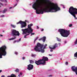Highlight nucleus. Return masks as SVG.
<instances>
[{
  "instance_id": "c9c22d12",
  "label": "nucleus",
  "mask_w": 77,
  "mask_h": 77,
  "mask_svg": "<svg viewBox=\"0 0 77 77\" xmlns=\"http://www.w3.org/2000/svg\"><path fill=\"white\" fill-rule=\"evenodd\" d=\"M38 38H39V37H37L35 39H38Z\"/></svg>"
},
{
  "instance_id": "603ef678",
  "label": "nucleus",
  "mask_w": 77,
  "mask_h": 77,
  "mask_svg": "<svg viewBox=\"0 0 77 77\" xmlns=\"http://www.w3.org/2000/svg\"><path fill=\"white\" fill-rule=\"evenodd\" d=\"M27 20H25V22H27Z\"/></svg>"
},
{
  "instance_id": "f3484780",
  "label": "nucleus",
  "mask_w": 77,
  "mask_h": 77,
  "mask_svg": "<svg viewBox=\"0 0 77 77\" xmlns=\"http://www.w3.org/2000/svg\"><path fill=\"white\" fill-rule=\"evenodd\" d=\"M29 62L30 63H34V61L32 60H29Z\"/></svg>"
},
{
  "instance_id": "4d7b16f0",
  "label": "nucleus",
  "mask_w": 77,
  "mask_h": 77,
  "mask_svg": "<svg viewBox=\"0 0 77 77\" xmlns=\"http://www.w3.org/2000/svg\"><path fill=\"white\" fill-rule=\"evenodd\" d=\"M0 8H1V6L0 5Z\"/></svg>"
},
{
  "instance_id": "79ce46f5",
  "label": "nucleus",
  "mask_w": 77,
  "mask_h": 77,
  "mask_svg": "<svg viewBox=\"0 0 77 77\" xmlns=\"http://www.w3.org/2000/svg\"><path fill=\"white\" fill-rule=\"evenodd\" d=\"M15 38H16V37H15L14 38H11V39H15Z\"/></svg>"
},
{
  "instance_id": "412c9836",
  "label": "nucleus",
  "mask_w": 77,
  "mask_h": 77,
  "mask_svg": "<svg viewBox=\"0 0 77 77\" xmlns=\"http://www.w3.org/2000/svg\"><path fill=\"white\" fill-rule=\"evenodd\" d=\"M15 71L16 72H18V71H19V70L18 69H16L15 70Z\"/></svg>"
},
{
  "instance_id": "ea45409f",
  "label": "nucleus",
  "mask_w": 77,
  "mask_h": 77,
  "mask_svg": "<svg viewBox=\"0 0 77 77\" xmlns=\"http://www.w3.org/2000/svg\"><path fill=\"white\" fill-rule=\"evenodd\" d=\"M64 43H65V44H66V41H64Z\"/></svg>"
},
{
  "instance_id": "864d4df0",
  "label": "nucleus",
  "mask_w": 77,
  "mask_h": 77,
  "mask_svg": "<svg viewBox=\"0 0 77 77\" xmlns=\"http://www.w3.org/2000/svg\"><path fill=\"white\" fill-rule=\"evenodd\" d=\"M51 76V75H49V77H50V76Z\"/></svg>"
},
{
  "instance_id": "c85d7f7f",
  "label": "nucleus",
  "mask_w": 77,
  "mask_h": 77,
  "mask_svg": "<svg viewBox=\"0 0 77 77\" xmlns=\"http://www.w3.org/2000/svg\"><path fill=\"white\" fill-rule=\"evenodd\" d=\"M66 65H68V63L67 62H66L65 63Z\"/></svg>"
},
{
  "instance_id": "ddd939ff",
  "label": "nucleus",
  "mask_w": 77,
  "mask_h": 77,
  "mask_svg": "<svg viewBox=\"0 0 77 77\" xmlns=\"http://www.w3.org/2000/svg\"><path fill=\"white\" fill-rule=\"evenodd\" d=\"M7 77H16V75L14 74L11 75V76H8Z\"/></svg>"
},
{
  "instance_id": "4be33fe9",
  "label": "nucleus",
  "mask_w": 77,
  "mask_h": 77,
  "mask_svg": "<svg viewBox=\"0 0 77 77\" xmlns=\"http://www.w3.org/2000/svg\"><path fill=\"white\" fill-rule=\"evenodd\" d=\"M72 24H69V27H72Z\"/></svg>"
},
{
  "instance_id": "f8f14e48",
  "label": "nucleus",
  "mask_w": 77,
  "mask_h": 77,
  "mask_svg": "<svg viewBox=\"0 0 77 77\" xmlns=\"http://www.w3.org/2000/svg\"><path fill=\"white\" fill-rule=\"evenodd\" d=\"M56 47H57V44H55L54 45L53 48H51L50 46L49 47V48L50 49H54V50Z\"/></svg>"
},
{
  "instance_id": "c756f323",
  "label": "nucleus",
  "mask_w": 77,
  "mask_h": 77,
  "mask_svg": "<svg viewBox=\"0 0 77 77\" xmlns=\"http://www.w3.org/2000/svg\"><path fill=\"white\" fill-rule=\"evenodd\" d=\"M36 40H37V39H35L34 40V43L35 44V42L36 41Z\"/></svg>"
},
{
  "instance_id": "f257e3e1",
  "label": "nucleus",
  "mask_w": 77,
  "mask_h": 77,
  "mask_svg": "<svg viewBox=\"0 0 77 77\" xmlns=\"http://www.w3.org/2000/svg\"><path fill=\"white\" fill-rule=\"evenodd\" d=\"M36 2L33 5L32 8L36 10L37 14H43L44 11L53 12V10L56 12L60 9L57 5L52 3L50 0H36ZM38 4V5L37 6Z\"/></svg>"
},
{
  "instance_id": "37998d69",
  "label": "nucleus",
  "mask_w": 77,
  "mask_h": 77,
  "mask_svg": "<svg viewBox=\"0 0 77 77\" xmlns=\"http://www.w3.org/2000/svg\"><path fill=\"white\" fill-rule=\"evenodd\" d=\"M2 77H5V75H2Z\"/></svg>"
},
{
  "instance_id": "4468645a",
  "label": "nucleus",
  "mask_w": 77,
  "mask_h": 77,
  "mask_svg": "<svg viewBox=\"0 0 77 77\" xmlns=\"http://www.w3.org/2000/svg\"><path fill=\"white\" fill-rule=\"evenodd\" d=\"M7 11V9H4L3 11H2L3 14H5V13Z\"/></svg>"
},
{
  "instance_id": "39448f33",
  "label": "nucleus",
  "mask_w": 77,
  "mask_h": 77,
  "mask_svg": "<svg viewBox=\"0 0 77 77\" xmlns=\"http://www.w3.org/2000/svg\"><path fill=\"white\" fill-rule=\"evenodd\" d=\"M33 26V24H31L30 25H28V28L27 29H22V31L23 32H25L28 31L29 33H30V32H33V29L31 27L32 26Z\"/></svg>"
},
{
  "instance_id": "a878e982",
  "label": "nucleus",
  "mask_w": 77,
  "mask_h": 77,
  "mask_svg": "<svg viewBox=\"0 0 77 77\" xmlns=\"http://www.w3.org/2000/svg\"><path fill=\"white\" fill-rule=\"evenodd\" d=\"M57 41H59V42H60V41H61V39H57Z\"/></svg>"
},
{
  "instance_id": "cd10ccee",
  "label": "nucleus",
  "mask_w": 77,
  "mask_h": 77,
  "mask_svg": "<svg viewBox=\"0 0 77 77\" xmlns=\"http://www.w3.org/2000/svg\"><path fill=\"white\" fill-rule=\"evenodd\" d=\"M13 39H9L8 40V41H11V40H13Z\"/></svg>"
},
{
  "instance_id": "2eb2a0df",
  "label": "nucleus",
  "mask_w": 77,
  "mask_h": 77,
  "mask_svg": "<svg viewBox=\"0 0 77 77\" xmlns=\"http://www.w3.org/2000/svg\"><path fill=\"white\" fill-rule=\"evenodd\" d=\"M21 41V39H19V40L18 41H14V43H15V42H20V41Z\"/></svg>"
},
{
  "instance_id": "c03bdc74",
  "label": "nucleus",
  "mask_w": 77,
  "mask_h": 77,
  "mask_svg": "<svg viewBox=\"0 0 77 77\" xmlns=\"http://www.w3.org/2000/svg\"><path fill=\"white\" fill-rule=\"evenodd\" d=\"M37 29H39V27L38 26H37Z\"/></svg>"
},
{
  "instance_id": "423d86ee",
  "label": "nucleus",
  "mask_w": 77,
  "mask_h": 77,
  "mask_svg": "<svg viewBox=\"0 0 77 77\" xmlns=\"http://www.w3.org/2000/svg\"><path fill=\"white\" fill-rule=\"evenodd\" d=\"M11 35L12 36H20L19 32L15 29H13L11 31Z\"/></svg>"
},
{
  "instance_id": "2f4dec72",
  "label": "nucleus",
  "mask_w": 77,
  "mask_h": 77,
  "mask_svg": "<svg viewBox=\"0 0 77 77\" xmlns=\"http://www.w3.org/2000/svg\"><path fill=\"white\" fill-rule=\"evenodd\" d=\"M15 54H18V52H15Z\"/></svg>"
},
{
  "instance_id": "6ab92c4d",
  "label": "nucleus",
  "mask_w": 77,
  "mask_h": 77,
  "mask_svg": "<svg viewBox=\"0 0 77 77\" xmlns=\"http://www.w3.org/2000/svg\"><path fill=\"white\" fill-rule=\"evenodd\" d=\"M75 57H77V52L75 53V54L74 55Z\"/></svg>"
},
{
  "instance_id": "9b49d317",
  "label": "nucleus",
  "mask_w": 77,
  "mask_h": 77,
  "mask_svg": "<svg viewBox=\"0 0 77 77\" xmlns=\"http://www.w3.org/2000/svg\"><path fill=\"white\" fill-rule=\"evenodd\" d=\"M32 32H33V31L32 32H29L28 31H25L24 32H23V34H26L27 33H28V34H30V33H31V35H35V33H32Z\"/></svg>"
},
{
  "instance_id": "473e14b6",
  "label": "nucleus",
  "mask_w": 77,
  "mask_h": 77,
  "mask_svg": "<svg viewBox=\"0 0 77 77\" xmlns=\"http://www.w3.org/2000/svg\"><path fill=\"white\" fill-rule=\"evenodd\" d=\"M50 51H51V52H53V50L52 49H51L50 50Z\"/></svg>"
},
{
  "instance_id": "6e6552de",
  "label": "nucleus",
  "mask_w": 77,
  "mask_h": 77,
  "mask_svg": "<svg viewBox=\"0 0 77 77\" xmlns=\"http://www.w3.org/2000/svg\"><path fill=\"white\" fill-rule=\"evenodd\" d=\"M42 61L43 64V65H44L45 64L46 61H48V57H43L42 59Z\"/></svg>"
},
{
  "instance_id": "7c9ffc66",
  "label": "nucleus",
  "mask_w": 77,
  "mask_h": 77,
  "mask_svg": "<svg viewBox=\"0 0 77 77\" xmlns=\"http://www.w3.org/2000/svg\"><path fill=\"white\" fill-rule=\"evenodd\" d=\"M1 17H5V15H2V16H0Z\"/></svg>"
},
{
  "instance_id": "20e7f679",
  "label": "nucleus",
  "mask_w": 77,
  "mask_h": 77,
  "mask_svg": "<svg viewBox=\"0 0 77 77\" xmlns=\"http://www.w3.org/2000/svg\"><path fill=\"white\" fill-rule=\"evenodd\" d=\"M6 47L5 45L2 46L0 48V58H2V56H6Z\"/></svg>"
},
{
  "instance_id": "de8ad7c7",
  "label": "nucleus",
  "mask_w": 77,
  "mask_h": 77,
  "mask_svg": "<svg viewBox=\"0 0 77 77\" xmlns=\"http://www.w3.org/2000/svg\"><path fill=\"white\" fill-rule=\"evenodd\" d=\"M5 2L7 3V0H5Z\"/></svg>"
},
{
  "instance_id": "a19ab883",
  "label": "nucleus",
  "mask_w": 77,
  "mask_h": 77,
  "mask_svg": "<svg viewBox=\"0 0 77 77\" xmlns=\"http://www.w3.org/2000/svg\"><path fill=\"white\" fill-rule=\"evenodd\" d=\"M49 56H52V55H51L50 54H49Z\"/></svg>"
},
{
  "instance_id": "a18cd8bd",
  "label": "nucleus",
  "mask_w": 77,
  "mask_h": 77,
  "mask_svg": "<svg viewBox=\"0 0 77 77\" xmlns=\"http://www.w3.org/2000/svg\"><path fill=\"white\" fill-rule=\"evenodd\" d=\"M2 72V70H0V72Z\"/></svg>"
},
{
  "instance_id": "393cba45",
  "label": "nucleus",
  "mask_w": 77,
  "mask_h": 77,
  "mask_svg": "<svg viewBox=\"0 0 77 77\" xmlns=\"http://www.w3.org/2000/svg\"><path fill=\"white\" fill-rule=\"evenodd\" d=\"M27 35H29V34H26L25 35V36H24V38H26V36H27Z\"/></svg>"
},
{
  "instance_id": "58836bf2",
  "label": "nucleus",
  "mask_w": 77,
  "mask_h": 77,
  "mask_svg": "<svg viewBox=\"0 0 77 77\" xmlns=\"http://www.w3.org/2000/svg\"><path fill=\"white\" fill-rule=\"evenodd\" d=\"M13 8V7H11L9 8V9H12V8Z\"/></svg>"
},
{
  "instance_id": "5701e85b",
  "label": "nucleus",
  "mask_w": 77,
  "mask_h": 77,
  "mask_svg": "<svg viewBox=\"0 0 77 77\" xmlns=\"http://www.w3.org/2000/svg\"><path fill=\"white\" fill-rule=\"evenodd\" d=\"M32 57H35V56H36V55H34L33 54H32Z\"/></svg>"
},
{
  "instance_id": "a211bd4d",
  "label": "nucleus",
  "mask_w": 77,
  "mask_h": 77,
  "mask_svg": "<svg viewBox=\"0 0 77 77\" xmlns=\"http://www.w3.org/2000/svg\"><path fill=\"white\" fill-rule=\"evenodd\" d=\"M11 26L13 27V28H15V26L14 25L11 24Z\"/></svg>"
},
{
  "instance_id": "9d476101",
  "label": "nucleus",
  "mask_w": 77,
  "mask_h": 77,
  "mask_svg": "<svg viewBox=\"0 0 77 77\" xmlns=\"http://www.w3.org/2000/svg\"><path fill=\"white\" fill-rule=\"evenodd\" d=\"M27 66L28 67L27 68V69L28 70H32V69L33 68V65L31 64H29V65H28Z\"/></svg>"
},
{
  "instance_id": "4c0bfd02",
  "label": "nucleus",
  "mask_w": 77,
  "mask_h": 77,
  "mask_svg": "<svg viewBox=\"0 0 77 77\" xmlns=\"http://www.w3.org/2000/svg\"><path fill=\"white\" fill-rule=\"evenodd\" d=\"M23 60H24V59H25V57H23L22 58Z\"/></svg>"
},
{
  "instance_id": "1a4fd4ad",
  "label": "nucleus",
  "mask_w": 77,
  "mask_h": 77,
  "mask_svg": "<svg viewBox=\"0 0 77 77\" xmlns=\"http://www.w3.org/2000/svg\"><path fill=\"white\" fill-rule=\"evenodd\" d=\"M35 63L37 65H44L42 62V60H38V61L35 60Z\"/></svg>"
},
{
  "instance_id": "5fc2aeb1",
  "label": "nucleus",
  "mask_w": 77,
  "mask_h": 77,
  "mask_svg": "<svg viewBox=\"0 0 77 77\" xmlns=\"http://www.w3.org/2000/svg\"><path fill=\"white\" fill-rule=\"evenodd\" d=\"M76 20H77V17L76 18Z\"/></svg>"
},
{
  "instance_id": "f03ea898",
  "label": "nucleus",
  "mask_w": 77,
  "mask_h": 77,
  "mask_svg": "<svg viewBox=\"0 0 77 77\" xmlns=\"http://www.w3.org/2000/svg\"><path fill=\"white\" fill-rule=\"evenodd\" d=\"M44 46V44L41 45L39 43H38L37 44V45L34 48V50L35 51H38V52H41L42 53H44V50L45 48H47L46 47L47 46V45L45 44L44 45L43 48V49H42V47Z\"/></svg>"
},
{
  "instance_id": "3c124183",
  "label": "nucleus",
  "mask_w": 77,
  "mask_h": 77,
  "mask_svg": "<svg viewBox=\"0 0 77 77\" xmlns=\"http://www.w3.org/2000/svg\"><path fill=\"white\" fill-rule=\"evenodd\" d=\"M3 32H5V31L3 30Z\"/></svg>"
},
{
  "instance_id": "e433bc0d",
  "label": "nucleus",
  "mask_w": 77,
  "mask_h": 77,
  "mask_svg": "<svg viewBox=\"0 0 77 77\" xmlns=\"http://www.w3.org/2000/svg\"><path fill=\"white\" fill-rule=\"evenodd\" d=\"M41 31H44V29H42Z\"/></svg>"
},
{
  "instance_id": "b1692460",
  "label": "nucleus",
  "mask_w": 77,
  "mask_h": 77,
  "mask_svg": "<svg viewBox=\"0 0 77 77\" xmlns=\"http://www.w3.org/2000/svg\"><path fill=\"white\" fill-rule=\"evenodd\" d=\"M46 38L45 36H44L43 37H42L41 38V39H46Z\"/></svg>"
},
{
  "instance_id": "49530a36",
  "label": "nucleus",
  "mask_w": 77,
  "mask_h": 77,
  "mask_svg": "<svg viewBox=\"0 0 77 77\" xmlns=\"http://www.w3.org/2000/svg\"><path fill=\"white\" fill-rule=\"evenodd\" d=\"M16 0V1H17V2H18V1L19 0Z\"/></svg>"
},
{
  "instance_id": "09e8293b",
  "label": "nucleus",
  "mask_w": 77,
  "mask_h": 77,
  "mask_svg": "<svg viewBox=\"0 0 77 77\" xmlns=\"http://www.w3.org/2000/svg\"><path fill=\"white\" fill-rule=\"evenodd\" d=\"M0 36H3V35H1Z\"/></svg>"
},
{
  "instance_id": "6e6d98bb",
  "label": "nucleus",
  "mask_w": 77,
  "mask_h": 77,
  "mask_svg": "<svg viewBox=\"0 0 77 77\" xmlns=\"http://www.w3.org/2000/svg\"><path fill=\"white\" fill-rule=\"evenodd\" d=\"M57 39H58V38L57 37Z\"/></svg>"
},
{
  "instance_id": "dca6fc26",
  "label": "nucleus",
  "mask_w": 77,
  "mask_h": 77,
  "mask_svg": "<svg viewBox=\"0 0 77 77\" xmlns=\"http://www.w3.org/2000/svg\"><path fill=\"white\" fill-rule=\"evenodd\" d=\"M41 40H42V41H43V42H45V39H39V41H41Z\"/></svg>"
},
{
  "instance_id": "7ed1b4c3",
  "label": "nucleus",
  "mask_w": 77,
  "mask_h": 77,
  "mask_svg": "<svg viewBox=\"0 0 77 77\" xmlns=\"http://www.w3.org/2000/svg\"><path fill=\"white\" fill-rule=\"evenodd\" d=\"M58 32H60L61 36L63 37H67L70 34L69 30H66L64 29H59Z\"/></svg>"
},
{
  "instance_id": "f704fd0d",
  "label": "nucleus",
  "mask_w": 77,
  "mask_h": 77,
  "mask_svg": "<svg viewBox=\"0 0 77 77\" xmlns=\"http://www.w3.org/2000/svg\"><path fill=\"white\" fill-rule=\"evenodd\" d=\"M17 4H16V5H14V7H15V6H17Z\"/></svg>"
},
{
  "instance_id": "bb28decb",
  "label": "nucleus",
  "mask_w": 77,
  "mask_h": 77,
  "mask_svg": "<svg viewBox=\"0 0 77 77\" xmlns=\"http://www.w3.org/2000/svg\"><path fill=\"white\" fill-rule=\"evenodd\" d=\"M77 44V40H76V41L75 42V44Z\"/></svg>"
},
{
  "instance_id": "8fccbe9b",
  "label": "nucleus",
  "mask_w": 77,
  "mask_h": 77,
  "mask_svg": "<svg viewBox=\"0 0 77 77\" xmlns=\"http://www.w3.org/2000/svg\"><path fill=\"white\" fill-rule=\"evenodd\" d=\"M2 2H3V0H0Z\"/></svg>"
},
{
  "instance_id": "aec40b11",
  "label": "nucleus",
  "mask_w": 77,
  "mask_h": 77,
  "mask_svg": "<svg viewBox=\"0 0 77 77\" xmlns=\"http://www.w3.org/2000/svg\"><path fill=\"white\" fill-rule=\"evenodd\" d=\"M22 74H23L22 73L20 72V74L18 75L19 77H20L22 75Z\"/></svg>"
},
{
  "instance_id": "72a5a7b5",
  "label": "nucleus",
  "mask_w": 77,
  "mask_h": 77,
  "mask_svg": "<svg viewBox=\"0 0 77 77\" xmlns=\"http://www.w3.org/2000/svg\"><path fill=\"white\" fill-rule=\"evenodd\" d=\"M0 5L1 6H3V4L2 3H0Z\"/></svg>"
},
{
  "instance_id": "0eeeda50",
  "label": "nucleus",
  "mask_w": 77,
  "mask_h": 77,
  "mask_svg": "<svg viewBox=\"0 0 77 77\" xmlns=\"http://www.w3.org/2000/svg\"><path fill=\"white\" fill-rule=\"evenodd\" d=\"M21 24V28L25 27H26V23L25 22L20 21L18 22L17 23V24Z\"/></svg>"
}]
</instances>
